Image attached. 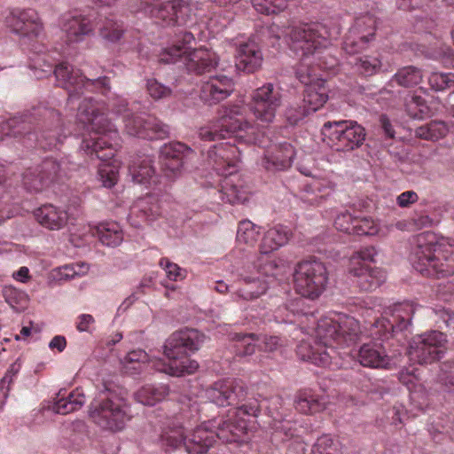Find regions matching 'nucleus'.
<instances>
[{"instance_id": "1", "label": "nucleus", "mask_w": 454, "mask_h": 454, "mask_svg": "<svg viewBox=\"0 0 454 454\" xmlns=\"http://www.w3.org/2000/svg\"><path fill=\"white\" fill-rule=\"evenodd\" d=\"M339 34V28L329 29L322 23L304 24L286 32L291 50L302 57L296 76L306 86L302 103L311 113L320 109L328 99V89L319 71L331 69L337 62L335 59H331L330 63L321 61L318 55Z\"/></svg>"}, {"instance_id": "2", "label": "nucleus", "mask_w": 454, "mask_h": 454, "mask_svg": "<svg viewBox=\"0 0 454 454\" xmlns=\"http://www.w3.org/2000/svg\"><path fill=\"white\" fill-rule=\"evenodd\" d=\"M281 104L280 90L271 82L265 83L252 91L248 105L258 123L243 120V108L239 106H222L213 121L200 128L199 137L204 141H215L236 135L246 143H257L259 126L272 123Z\"/></svg>"}, {"instance_id": "3", "label": "nucleus", "mask_w": 454, "mask_h": 454, "mask_svg": "<svg viewBox=\"0 0 454 454\" xmlns=\"http://www.w3.org/2000/svg\"><path fill=\"white\" fill-rule=\"evenodd\" d=\"M106 106L85 97L79 104L77 120L87 134L83 135L80 150L102 161L98 166V179L106 188L118 180L120 163L112 160L120 147V137L114 125L105 116Z\"/></svg>"}, {"instance_id": "4", "label": "nucleus", "mask_w": 454, "mask_h": 454, "mask_svg": "<svg viewBox=\"0 0 454 454\" xmlns=\"http://www.w3.org/2000/svg\"><path fill=\"white\" fill-rule=\"evenodd\" d=\"M313 331L314 336L302 340L297 347L301 359L332 370L345 368V353L336 349L358 340L362 333L358 321L343 313L331 312L318 320Z\"/></svg>"}, {"instance_id": "5", "label": "nucleus", "mask_w": 454, "mask_h": 454, "mask_svg": "<svg viewBox=\"0 0 454 454\" xmlns=\"http://www.w3.org/2000/svg\"><path fill=\"white\" fill-rule=\"evenodd\" d=\"M261 404L254 399L230 411L228 419H216L197 427L184 441V448L190 454H204L213 445L215 436L224 442L238 441L248 429L250 418L257 417Z\"/></svg>"}, {"instance_id": "6", "label": "nucleus", "mask_w": 454, "mask_h": 454, "mask_svg": "<svg viewBox=\"0 0 454 454\" xmlns=\"http://www.w3.org/2000/svg\"><path fill=\"white\" fill-rule=\"evenodd\" d=\"M415 307L411 302L395 304L385 310L383 317L376 320L370 327V336L375 342L364 343L357 352V360L364 367L389 368L391 359L387 355L382 343L388 340L393 333L406 330L411 325Z\"/></svg>"}, {"instance_id": "7", "label": "nucleus", "mask_w": 454, "mask_h": 454, "mask_svg": "<svg viewBox=\"0 0 454 454\" xmlns=\"http://www.w3.org/2000/svg\"><path fill=\"white\" fill-rule=\"evenodd\" d=\"M206 336L195 329L185 328L171 334L164 345L166 361L160 358L149 361L152 367L171 376H184L194 373L198 368L197 361L188 357L187 353L200 348Z\"/></svg>"}, {"instance_id": "8", "label": "nucleus", "mask_w": 454, "mask_h": 454, "mask_svg": "<svg viewBox=\"0 0 454 454\" xmlns=\"http://www.w3.org/2000/svg\"><path fill=\"white\" fill-rule=\"evenodd\" d=\"M287 274L283 262L266 263L263 257H250L238 269L239 286L232 292V299L252 301L265 294L273 279L282 280Z\"/></svg>"}, {"instance_id": "9", "label": "nucleus", "mask_w": 454, "mask_h": 454, "mask_svg": "<svg viewBox=\"0 0 454 454\" xmlns=\"http://www.w3.org/2000/svg\"><path fill=\"white\" fill-rule=\"evenodd\" d=\"M59 86L68 91V101L73 104L85 92L99 91L106 94L109 90V81L106 77L98 76L99 71L74 69L67 62H62L53 70Z\"/></svg>"}, {"instance_id": "10", "label": "nucleus", "mask_w": 454, "mask_h": 454, "mask_svg": "<svg viewBox=\"0 0 454 454\" xmlns=\"http://www.w3.org/2000/svg\"><path fill=\"white\" fill-rule=\"evenodd\" d=\"M193 40L191 33H184V43L163 49L160 54V61L168 64L181 60L189 73L197 74L210 72L217 64L216 54L204 48L192 50L188 44Z\"/></svg>"}, {"instance_id": "11", "label": "nucleus", "mask_w": 454, "mask_h": 454, "mask_svg": "<svg viewBox=\"0 0 454 454\" xmlns=\"http://www.w3.org/2000/svg\"><path fill=\"white\" fill-rule=\"evenodd\" d=\"M414 269L422 275L443 278L454 274V250L441 244H419L412 258Z\"/></svg>"}, {"instance_id": "12", "label": "nucleus", "mask_w": 454, "mask_h": 454, "mask_svg": "<svg viewBox=\"0 0 454 454\" xmlns=\"http://www.w3.org/2000/svg\"><path fill=\"white\" fill-rule=\"evenodd\" d=\"M90 415L99 427L112 432L122 430L131 419L127 400L110 390L103 395L99 402L91 404Z\"/></svg>"}, {"instance_id": "13", "label": "nucleus", "mask_w": 454, "mask_h": 454, "mask_svg": "<svg viewBox=\"0 0 454 454\" xmlns=\"http://www.w3.org/2000/svg\"><path fill=\"white\" fill-rule=\"evenodd\" d=\"M113 111L123 115L124 129L129 136L144 139H164L169 135L168 125L154 116L133 114L124 98H118L113 103Z\"/></svg>"}, {"instance_id": "14", "label": "nucleus", "mask_w": 454, "mask_h": 454, "mask_svg": "<svg viewBox=\"0 0 454 454\" xmlns=\"http://www.w3.org/2000/svg\"><path fill=\"white\" fill-rule=\"evenodd\" d=\"M293 278L296 293L310 300L317 299L325 292L329 280L325 264L317 260L299 262Z\"/></svg>"}, {"instance_id": "15", "label": "nucleus", "mask_w": 454, "mask_h": 454, "mask_svg": "<svg viewBox=\"0 0 454 454\" xmlns=\"http://www.w3.org/2000/svg\"><path fill=\"white\" fill-rule=\"evenodd\" d=\"M322 135L327 144L336 151L349 152L360 147L365 139V129L355 121H326Z\"/></svg>"}, {"instance_id": "16", "label": "nucleus", "mask_w": 454, "mask_h": 454, "mask_svg": "<svg viewBox=\"0 0 454 454\" xmlns=\"http://www.w3.org/2000/svg\"><path fill=\"white\" fill-rule=\"evenodd\" d=\"M445 342V335L437 331L417 336L410 343L409 358L419 364H431L442 356Z\"/></svg>"}, {"instance_id": "17", "label": "nucleus", "mask_w": 454, "mask_h": 454, "mask_svg": "<svg viewBox=\"0 0 454 454\" xmlns=\"http://www.w3.org/2000/svg\"><path fill=\"white\" fill-rule=\"evenodd\" d=\"M2 16L5 26L20 36H38L43 31V23L34 9L10 7Z\"/></svg>"}, {"instance_id": "18", "label": "nucleus", "mask_w": 454, "mask_h": 454, "mask_svg": "<svg viewBox=\"0 0 454 454\" xmlns=\"http://www.w3.org/2000/svg\"><path fill=\"white\" fill-rule=\"evenodd\" d=\"M64 164L46 159L40 165L27 168L22 174L24 188L31 192L43 191L60 172L65 171Z\"/></svg>"}, {"instance_id": "19", "label": "nucleus", "mask_w": 454, "mask_h": 454, "mask_svg": "<svg viewBox=\"0 0 454 454\" xmlns=\"http://www.w3.org/2000/svg\"><path fill=\"white\" fill-rule=\"evenodd\" d=\"M376 20L371 14L357 17L343 42V50L348 54H356L364 50L373 38Z\"/></svg>"}, {"instance_id": "20", "label": "nucleus", "mask_w": 454, "mask_h": 454, "mask_svg": "<svg viewBox=\"0 0 454 454\" xmlns=\"http://www.w3.org/2000/svg\"><path fill=\"white\" fill-rule=\"evenodd\" d=\"M194 155L192 148L180 142H171L161 146L160 163L168 178L176 177Z\"/></svg>"}, {"instance_id": "21", "label": "nucleus", "mask_w": 454, "mask_h": 454, "mask_svg": "<svg viewBox=\"0 0 454 454\" xmlns=\"http://www.w3.org/2000/svg\"><path fill=\"white\" fill-rule=\"evenodd\" d=\"M205 396L218 406L234 405L246 399L244 384L236 380L215 382L205 390Z\"/></svg>"}, {"instance_id": "22", "label": "nucleus", "mask_w": 454, "mask_h": 454, "mask_svg": "<svg viewBox=\"0 0 454 454\" xmlns=\"http://www.w3.org/2000/svg\"><path fill=\"white\" fill-rule=\"evenodd\" d=\"M239 149L230 142L219 143L207 152L208 165L219 175L227 176L238 172Z\"/></svg>"}, {"instance_id": "23", "label": "nucleus", "mask_w": 454, "mask_h": 454, "mask_svg": "<svg viewBox=\"0 0 454 454\" xmlns=\"http://www.w3.org/2000/svg\"><path fill=\"white\" fill-rule=\"evenodd\" d=\"M96 27L93 15L74 14L63 17L61 30L68 45L82 42Z\"/></svg>"}, {"instance_id": "24", "label": "nucleus", "mask_w": 454, "mask_h": 454, "mask_svg": "<svg viewBox=\"0 0 454 454\" xmlns=\"http://www.w3.org/2000/svg\"><path fill=\"white\" fill-rule=\"evenodd\" d=\"M232 339L236 341L235 348L237 355L239 356H247L254 354L256 347L263 351L272 352L284 344V340L278 336L265 335L259 337L254 333H235Z\"/></svg>"}, {"instance_id": "25", "label": "nucleus", "mask_w": 454, "mask_h": 454, "mask_svg": "<svg viewBox=\"0 0 454 454\" xmlns=\"http://www.w3.org/2000/svg\"><path fill=\"white\" fill-rule=\"evenodd\" d=\"M161 214V207L159 196L156 194H147L145 197L137 200L129 208L128 220L130 224L136 228L143 223L153 222Z\"/></svg>"}, {"instance_id": "26", "label": "nucleus", "mask_w": 454, "mask_h": 454, "mask_svg": "<svg viewBox=\"0 0 454 454\" xmlns=\"http://www.w3.org/2000/svg\"><path fill=\"white\" fill-rule=\"evenodd\" d=\"M292 232L287 226L278 224L267 230L264 233L262 242L260 244V255L256 257H263V262L275 261L277 262H283L288 268L286 262L282 259H274L270 254L278 250L279 247L285 246L289 241Z\"/></svg>"}, {"instance_id": "27", "label": "nucleus", "mask_w": 454, "mask_h": 454, "mask_svg": "<svg viewBox=\"0 0 454 454\" xmlns=\"http://www.w3.org/2000/svg\"><path fill=\"white\" fill-rule=\"evenodd\" d=\"M232 79L224 74L210 76L200 88V98L208 104H216L227 98L233 91Z\"/></svg>"}, {"instance_id": "28", "label": "nucleus", "mask_w": 454, "mask_h": 454, "mask_svg": "<svg viewBox=\"0 0 454 454\" xmlns=\"http://www.w3.org/2000/svg\"><path fill=\"white\" fill-rule=\"evenodd\" d=\"M37 223L51 231L63 229L69 221L67 211L53 204H44L34 211Z\"/></svg>"}, {"instance_id": "29", "label": "nucleus", "mask_w": 454, "mask_h": 454, "mask_svg": "<svg viewBox=\"0 0 454 454\" xmlns=\"http://www.w3.org/2000/svg\"><path fill=\"white\" fill-rule=\"evenodd\" d=\"M220 188L217 190L220 199L231 205L242 204L248 200V192L242 186V181L237 172L223 176Z\"/></svg>"}, {"instance_id": "30", "label": "nucleus", "mask_w": 454, "mask_h": 454, "mask_svg": "<svg viewBox=\"0 0 454 454\" xmlns=\"http://www.w3.org/2000/svg\"><path fill=\"white\" fill-rule=\"evenodd\" d=\"M262 62V54L254 41L240 43L236 52V67L239 70L253 73Z\"/></svg>"}, {"instance_id": "31", "label": "nucleus", "mask_w": 454, "mask_h": 454, "mask_svg": "<svg viewBox=\"0 0 454 454\" xmlns=\"http://www.w3.org/2000/svg\"><path fill=\"white\" fill-rule=\"evenodd\" d=\"M294 156V147L288 143H283L267 151L262 165L269 171L284 170L290 167Z\"/></svg>"}, {"instance_id": "32", "label": "nucleus", "mask_w": 454, "mask_h": 454, "mask_svg": "<svg viewBox=\"0 0 454 454\" xmlns=\"http://www.w3.org/2000/svg\"><path fill=\"white\" fill-rule=\"evenodd\" d=\"M143 12L158 20H162L166 25L176 24V0L160 3L158 0L145 2L142 4Z\"/></svg>"}, {"instance_id": "33", "label": "nucleus", "mask_w": 454, "mask_h": 454, "mask_svg": "<svg viewBox=\"0 0 454 454\" xmlns=\"http://www.w3.org/2000/svg\"><path fill=\"white\" fill-rule=\"evenodd\" d=\"M132 180L137 184L155 183V169L153 159L148 155L137 156L129 167Z\"/></svg>"}, {"instance_id": "34", "label": "nucleus", "mask_w": 454, "mask_h": 454, "mask_svg": "<svg viewBox=\"0 0 454 454\" xmlns=\"http://www.w3.org/2000/svg\"><path fill=\"white\" fill-rule=\"evenodd\" d=\"M357 278L358 286L364 291H372L385 281V273L378 268L359 267L358 273L349 272Z\"/></svg>"}, {"instance_id": "35", "label": "nucleus", "mask_w": 454, "mask_h": 454, "mask_svg": "<svg viewBox=\"0 0 454 454\" xmlns=\"http://www.w3.org/2000/svg\"><path fill=\"white\" fill-rule=\"evenodd\" d=\"M91 231L93 236H97L100 242L107 247H117L123 239L119 224L114 222L101 223L92 228Z\"/></svg>"}, {"instance_id": "36", "label": "nucleus", "mask_w": 454, "mask_h": 454, "mask_svg": "<svg viewBox=\"0 0 454 454\" xmlns=\"http://www.w3.org/2000/svg\"><path fill=\"white\" fill-rule=\"evenodd\" d=\"M85 395L82 389L76 388L67 397H59L51 406V410L58 414L66 415L81 409L85 403Z\"/></svg>"}, {"instance_id": "37", "label": "nucleus", "mask_w": 454, "mask_h": 454, "mask_svg": "<svg viewBox=\"0 0 454 454\" xmlns=\"http://www.w3.org/2000/svg\"><path fill=\"white\" fill-rule=\"evenodd\" d=\"M186 428L177 420L170 421L162 430L160 442L162 446L176 449L180 445L184 446L186 440Z\"/></svg>"}, {"instance_id": "38", "label": "nucleus", "mask_w": 454, "mask_h": 454, "mask_svg": "<svg viewBox=\"0 0 454 454\" xmlns=\"http://www.w3.org/2000/svg\"><path fill=\"white\" fill-rule=\"evenodd\" d=\"M168 395V387L167 385H145L136 392L135 398L144 405L153 406L164 400Z\"/></svg>"}, {"instance_id": "39", "label": "nucleus", "mask_w": 454, "mask_h": 454, "mask_svg": "<svg viewBox=\"0 0 454 454\" xmlns=\"http://www.w3.org/2000/svg\"><path fill=\"white\" fill-rule=\"evenodd\" d=\"M269 406H267V411L269 416L272 418L273 424L272 428L275 433H283L286 437H292L294 434L291 432L292 427L291 422L286 420L284 418V414L278 411V409L282 406V400L279 397H272L269 401Z\"/></svg>"}, {"instance_id": "40", "label": "nucleus", "mask_w": 454, "mask_h": 454, "mask_svg": "<svg viewBox=\"0 0 454 454\" xmlns=\"http://www.w3.org/2000/svg\"><path fill=\"white\" fill-rule=\"evenodd\" d=\"M96 27L98 28L99 35L107 42H118L124 33L123 25L121 22L115 20L113 18L100 19L96 22Z\"/></svg>"}, {"instance_id": "41", "label": "nucleus", "mask_w": 454, "mask_h": 454, "mask_svg": "<svg viewBox=\"0 0 454 454\" xmlns=\"http://www.w3.org/2000/svg\"><path fill=\"white\" fill-rule=\"evenodd\" d=\"M325 408V400L319 399L309 392L300 393L295 400V409L304 414L317 412Z\"/></svg>"}, {"instance_id": "42", "label": "nucleus", "mask_w": 454, "mask_h": 454, "mask_svg": "<svg viewBox=\"0 0 454 454\" xmlns=\"http://www.w3.org/2000/svg\"><path fill=\"white\" fill-rule=\"evenodd\" d=\"M422 72L419 68L408 66L397 71L392 77L391 82H395L403 87H411L418 85L422 81Z\"/></svg>"}, {"instance_id": "43", "label": "nucleus", "mask_w": 454, "mask_h": 454, "mask_svg": "<svg viewBox=\"0 0 454 454\" xmlns=\"http://www.w3.org/2000/svg\"><path fill=\"white\" fill-rule=\"evenodd\" d=\"M449 128L443 121H431L415 129L417 137L428 140H437L443 137Z\"/></svg>"}, {"instance_id": "44", "label": "nucleus", "mask_w": 454, "mask_h": 454, "mask_svg": "<svg viewBox=\"0 0 454 454\" xmlns=\"http://www.w3.org/2000/svg\"><path fill=\"white\" fill-rule=\"evenodd\" d=\"M260 227L249 220L241 221L237 231V240L248 246H254L258 240Z\"/></svg>"}, {"instance_id": "45", "label": "nucleus", "mask_w": 454, "mask_h": 454, "mask_svg": "<svg viewBox=\"0 0 454 454\" xmlns=\"http://www.w3.org/2000/svg\"><path fill=\"white\" fill-rule=\"evenodd\" d=\"M377 255L374 247H365L355 252L349 259V272L358 273L359 267L367 266V262H373Z\"/></svg>"}, {"instance_id": "46", "label": "nucleus", "mask_w": 454, "mask_h": 454, "mask_svg": "<svg viewBox=\"0 0 454 454\" xmlns=\"http://www.w3.org/2000/svg\"><path fill=\"white\" fill-rule=\"evenodd\" d=\"M380 233V225L372 217H355L352 233L356 235L374 236Z\"/></svg>"}, {"instance_id": "47", "label": "nucleus", "mask_w": 454, "mask_h": 454, "mask_svg": "<svg viewBox=\"0 0 454 454\" xmlns=\"http://www.w3.org/2000/svg\"><path fill=\"white\" fill-rule=\"evenodd\" d=\"M89 269V265L85 262L65 264L56 270V276L59 280H71L76 277L84 276Z\"/></svg>"}, {"instance_id": "48", "label": "nucleus", "mask_w": 454, "mask_h": 454, "mask_svg": "<svg viewBox=\"0 0 454 454\" xmlns=\"http://www.w3.org/2000/svg\"><path fill=\"white\" fill-rule=\"evenodd\" d=\"M354 67L359 74L370 76L380 70L381 62L377 57L363 56L356 59Z\"/></svg>"}, {"instance_id": "49", "label": "nucleus", "mask_w": 454, "mask_h": 454, "mask_svg": "<svg viewBox=\"0 0 454 454\" xmlns=\"http://www.w3.org/2000/svg\"><path fill=\"white\" fill-rule=\"evenodd\" d=\"M254 9L262 14H275L287 7V0H252Z\"/></svg>"}, {"instance_id": "50", "label": "nucleus", "mask_w": 454, "mask_h": 454, "mask_svg": "<svg viewBox=\"0 0 454 454\" xmlns=\"http://www.w3.org/2000/svg\"><path fill=\"white\" fill-rule=\"evenodd\" d=\"M26 121L19 118L10 119L1 124L0 139L4 140L5 137H20L25 133Z\"/></svg>"}, {"instance_id": "51", "label": "nucleus", "mask_w": 454, "mask_h": 454, "mask_svg": "<svg viewBox=\"0 0 454 454\" xmlns=\"http://www.w3.org/2000/svg\"><path fill=\"white\" fill-rule=\"evenodd\" d=\"M335 187V183L330 180L325 176H316L312 178V180L305 185V192L306 193H322L323 195H327L331 191H333Z\"/></svg>"}, {"instance_id": "52", "label": "nucleus", "mask_w": 454, "mask_h": 454, "mask_svg": "<svg viewBox=\"0 0 454 454\" xmlns=\"http://www.w3.org/2000/svg\"><path fill=\"white\" fill-rule=\"evenodd\" d=\"M196 4L184 0H176V24L185 25L188 21L192 20V16L196 13Z\"/></svg>"}, {"instance_id": "53", "label": "nucleus", "mask_w": 454, "mask_h": 454, "mask_svg": "<svg viewBox=\"0 0 454 454\" xmlns=\"http://www.w3.org/2000/svg\"><path fill=\"white\" fill-rule=\"evenodd\" d=\"M428 83L435 90L451 88L454 86V74L432 72L428 76Z\"/></svg>"}, {"instance_id": "54", "label": "nucleus", "mask_w": 454, "mask_h": 454, "mask_svg": "<svg viewBox=\"0 0 454 454\" xmlns=\"http://www.w3.org/2000/svg\"><path fill=\"white\" fill-rule=\"evenodd\" d=\"M406 110L408 114L415 119H422L429 115V109L420 96H412L406 103Z\"/></svg>"}, {"instance_id": "55", "label": "nucleus", "mask_w": 454, "mask_h": 454, "mask_svg": "<svg viewBox=\"0 0 454 454\" xmlns=\"http://www.w3.org/2000/svg\"><path fill=\"white\" fill-rule=\"evenodd\" d=\"M27 139L31 140V137H34L36 138V141L39 145V146L44 150L46 149H52L56 148L58 144L60 143V137H56L57 131L56 130H43L40 134V136H36L35 134H32L30 132H27Z\"/></svg>"}, {"instance_id": "56", "label": "nucleus", "mask_w": 454, "mask_h": 454, "mask_svg": "<svg viewBox=\"0 0 454 454\" xmlns=\"http://www.w3.org/2000/svg\"><path fill=\"white\" fill-rule=\"evenodd\" d=\"M121 362L127 369L140 371L143 364L148 362V355L142 349L132 350L124 356Z\"/></svg>"}, {"instance_id": "57", "label": "nucleus", "mask_w": 454, "mask_h": 454, "mask_svg": "<svg viewBox=\"0 0 454 454\" xmlns=\"http://www.w3.org/2000/svg\"><path fill=\"white\" fill-rule=\"evenodd\" d=\"M310 114L307 106L302 103V106L298 104L289 106L285 112V116L291 125H295Z\"/></svg>"}, {"instance_id": "58", "label": "nucleus", "mask_w": 454, "mask_h": 454, "mask_svg": "<svg viewBox=\"0 0 454 454\" xmlns=\"http://www.w3.org/2000/svg\"><path fill=\"white\" fill-rule=\"evenodd\" d=\"M160 265L171 281H179L186 278V270L180 268L177 264L169 262L167 258L160 259Z\"/></svg>"}, {"instance_id": "59", "label": "nucleus", "mask_w": 454, "mask_h": 454, "mask_svg": "<svg viewBox=\"0 0 454 454\" xmlns=\"http://www.w3.org/2000/svg\"><path fill=\"white\" fill-rule=\"evenodd\" d=\"M146 88L149 95L154 99H161L170 96L172 90L169 87L159 82L156 79H148Z\"/></svg>"}, {"instance_id": "60", "label": "nucleus", "mask_w": 454, "mask_h": 454, "mask_svg": "<svg viewBox=\"0 0 454 454\" xmlns=\"http://www.w3.org/2000/svg\"><path fill=\"white\" fill-rule=\"evenodd\" d=\"M96 320L90 314L82 313L75 319V328L79 333H92L95 331Z\"/></svg>"}, {"instance_id": "61", "label": "nucleus", "mask_w": 454, "mask_h": 454, "mask_svg": "<svg viewBox=\"0 0 454 454\" xmlns=\"http://www.w3.org/2000/svg\"><path fill=\"white\" fill-rule=\"evenodd\" d=\"M354 220H355V217H352V215L348 212L345 211V212L339 214L336 216V218L334 220V226L340 231H343V232L351 234Z\"/></svg>"}, {"instance_id": "62", "label": "nucleus", "mask_w": 454, "mask_h": 454, "mask_svg": "<svg viewBox=\"0 0 454 454\" xmlns=\"http://www.w3.org/2000/svg\"><path fill=\"white\" fill-rule=\"evenodd\" d=\"M333 442L328 435L319 437L312 449L313 454H333L331 452Z\"/></svg>"}, {"instance_id": "63", "label": "nucleus", "mask_w": 454, "mask_h": 454, "mask_svg": "<svg viewBox=\"0 0 454 454\" xmlns=\"http://www.w3.org/2000/svg\"><path fill=\"white\" fill-rule=\"evenodd\" d=\"M4 296L8 304L12 308H16L21 299L24 298V294L12 286H7L4 289Z\"/></svg>"}, {"instance_id": "64", "label": "nucleus", "mask_w": 454, "mask_h": 454, "mask_svg": "<svg viewBox=\"0 0 454 454\" xmlns=\"http://www.w3.org/2000/svg\"><path fill=\"white\" fill-rule=\"evenodd\" d=\"M21 367H22V361L19 357L10 365V367L6 371L4 376L0 380H4L8 386H11L12 384L14 379L20 372Z\"/></svg>"}]
</instances>
